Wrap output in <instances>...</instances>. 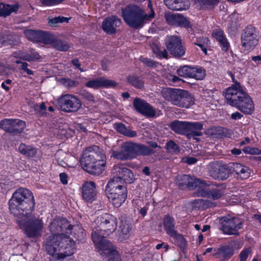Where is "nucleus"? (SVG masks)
<instances>
[{
  "instance_id": "obj_1",
  "label": "nucleus",
  "mask_w": 261,
  "mask_h": 261,
  "mask_svg": "<svg viewBox=\"0 0 261 261\" xmlns=\"http://www.w3.org/2000/svg\"><path fill=\"white\" fill-rule=\"evenodd\" d=\"M73 227L65 218H56L50 223L49 228L52 234L44 244L46 251L51 256L50 261H75L72 255L76 251L75 243L68 236Z\"/></svg>"
},
{
  "instance_id": "obj_2",
  "label": "nucleus",
  "mask_w": 261,
  "mask_h": 261,
  "mask_svg": "<svg viewBox=\"0 0 261 261\" xmlns=\"http://www.w3.org/2000/svg\"><path fill=\"white\" fill-rule=\"evenodd\" d=\"M117 226L116 218L109 214H105L97 217L92 224V240L95 246H100L109 241L105 239L114 232Z\"/></svg>"
},
{
  "instance_id": "obj_3",
  "label": "nucleus",
  "mask_w": 261,
  "mask_h": 261,
  "mask_svg": "<svg viewBox=\"0 0 261 261\" xmlns=\"http://www.w3.org/2000/svg\"><path fill=\"white\" fill-rule=\"evenodd\" d=\"M81 164L87 172L99 175L105 170L106 155L103 150L97 146L88 147L83 152Z\"/></svg>"
},
{
  "instance_id": "obj_4",
  "label": "nucleus",
  "mask_w": 261,
  "mask_h": 261,
  "mask_svg": "<svg viewBox=\"0 0 261 261\" xmlns=\"http://www.w3.org/2000/svg\"><path fill=\"white\" fill-rule=\"evenodd\" d=\"M9 210L15 217L32 211L35 206V200L32 192L28 189L19 188L13 194L9 201Z\"/></svg>"
},
{
  "instance_id": "obj_5",
  "label": "nucleus",
  "mask_w": 261,
  "mask_h": 261,
  "mask_svg": "<svg viewBox=\"0 0 261 261\" xmlns=\"http://www.w3.org/2000/svg\"><path fill=\"white\" fill-rule=\"evenodd\" d=\"M225 97L228 104L237 108L245 114L250 115L254 112L253 100L239 86L236 89L227 88L225 92Z\"/></svg>"
},
{
  "instance_id": "obj_6",
  "label": "nucleus",
  "mask_w": 261,
  "mask_h": 261,
  "mask_svg": "<svg viewBox=\"0 0 261 261\" xmlns=\"http://www.w3.org/2000/svg\"><path fill=\"white\" fill-rule=\"evenodd\" d=\"M154 15L155 13L152 10L147 14L137 5H130L122 8V16L124 21L129 26L135 29L142 27L145 23L152 20Z\"/></svg>"
},
{
  "instance_id": "obj_7",
  "label": "nucleus",
  "mask_w": 261,
  "mask_h": 261,
  "mask_svg": "<svg viewBox=\"0 0 261 261\" xmlns=\"http://www.w3.org/2000/svg\"><path fill=\"white\" fill-rule=\"evenodd\" d=\"M21 215L16 220L18 224L29 237H37L41 235L44 228L43 223L39 216L33 215L31 212Z\"/></svg>"
},
{
  "instance_id": "obj_8",
  "label": "nucleus",
  "mask_w": 261,
  "mask_h": 261,
  "mask_svg": "<svg viewBox=\"0 0 261 261\" xmlns=\"http://www.w3.org/2000/svg\"><path fill=\"white\" fill-rule=\"evenodd\" d=\"M162 95L167 100L179 107L187 108L193 103V99L187 91L166 89L162 91Z\"/></svg>"
},
{
  "instance_id": "obj_9",
  "label": "nucleus",
  "mask_w": 261,
  "mask_h": 261,
  "mask_svg": "<svg viewBox=\"0 0 261 261\" xmlns=\"http://www.w3.org/2000/svg\"><path fill=\"white\" fill-rule=\"evenodd\" d=\"M258 43V34L256 29L248 26L241 36V51L247 54L254 49Z\"/></svg>"
},
{
  "instance_id": "obj_10",
  "label": "nucleus",
  "mask_w": 261,
  "mask_h": 261,
  "mask_svg": "<svg viewBox=\"0 0 261 261\" xmlns=\"http://www.w3.org/2000/svg\"><path fill=\"white\" fill-rule=\"evenodd\" d=\"M165 44L169 53L175 57H181L186 54V47L182 44L180 37L175 35L167 36Z\"/></svg>"
},
{
  "instance_id": "obj_11",
  "label": "nucleus",
  "mask_w": 261,
  "mask_h": 261,
  "mask_svg": "<svg viewBox=\"0 0 261 261\" xmlns=\"http://www.w3.org/2000/svg\"><path fill=\"white\" fill-rule=\"evenodd\" d=\"M58 103L61 110L67 112H76L82 106L79 98L72 94L62 95L59 98Z\"/></svg>"
},
{
  "instance_id": "obj_12",
  "label": "nucleus",
  "mask_w": 261,
  "mask_h": 261,
  "mask_svg": "<svg viewBox=\"0 0 261 261\" xmlns=\"http://www.w3.org/2000/svg\"><path fill=\"white\" fill-rule=\"evenodd\" d=\"M230 163L223 164L222 163H212L210 165L209 174L215 179L224 180L226 179L231 174Z\"/></svg>"
},
{
  "instance_id": "obj_13",
  "label": "nucleus",
  "mask_w": 261,
  "mask_h": 261,
  "mask_svg": "<svg viewBox=\"0 0 261 261\" xmlns=\"http://www.w3.org/2000/svg\"><path fill=\"white\" fill-rule=\"evenodd\" d=\"M203 186L197 190L196 195L198 196L207 197L213 200L221 198L225 194V187L223 185H217L214 188H209L205 182H202Z\"/></svg>"
},
{
  "instance_id": "obj_14",
  "label": "nucleus",
  "mask_w": 261,
  "mask_h": 261,
  "mask_svg": "<svg viewBox=\"0 0 261 261\" xmlns=\"http://www.w3.org/2000/svg\"><path fill=\"white\" fill-rule=\"evenodd\" d=\"M136 143L125 142L122 144L120 151H113L112 156L120 160H129L136 158Z\"/></svg>"
},
{
  "instance_id": "obj_15",
  "label": "nucleus",
  "mask_w": 261,
  "mask_h": 261,
  "mask_svg": "<svg viewBox=\"0 0 261 261\" xmlns=\"http://www.w3.org/2000/svg\"><path fill=\"white\" fill-rule=\"evenodd\" d=\"M25 127V122L20 119H5L0 121V128L11 134H20Z\"/></svg>"
},
{
  "instance_id": "obj_16",
  "label": "nucleus",
  "mask_w": 261,
  "mask_h": 261,
  "mask_svg": "<svg viewBox=\"0 0 261 261\" xmlns=\"http://www.w3.org/2000/svg\"><path fill=\"white\" fill-rule=\"evenodd\" d=\"M222 223L223 232L228 235H238L239 230L243 227L242 221L237 218H224Z\"/></svg>"
},
{
  "instance_id": "obj_17",
  "label": "nucleus",
  "mask_w": 261,
  "mask_h": 261,
  "mask_svg": "<svg viewBox=\"0 0 261 261\" xmlns=\"http://www.w3.org/2000/svg\"><path fill=\"white\" fill-rule=\"evenodd\" d=\"M99 253L103 257H109V261H121L118 252L115 249L110 241L105 242L100 246H96Z\"/></svg>"
},
{
  "instance_id": "obj_18",
  "label": "nucleus",
  "mask_w": 261,
  "mask_h": 261,
  "mask_svg": "<svg viewBox=\"0 0 261 261\" xmlns=\"http://www.w3.org/2000/svg\"><path fill=\"white\" fill-rule=\"evenodd\" d=\"M109 200L115 207H119L125 200L127 197L126 187L109 190L106 191Z\"/></svg>"
},
{
  "instance_id": "obj_19",
  "label": "nucleus",
  "mask_w": 261,
  "mask_h": 261,
  "mask_svg": "<svg viewBox=\"0 0 261 261\" xmlns=\"http://www.w3.org/2000/svg\"><path fill=\"white\" fill-rule=\"evenodd\" d=\"M177 181L180 188H187L190 190L196 189V190H197L200 188L201 186H204V185H202L203 181L189 175H178ZM197 192V191H196Z\"/></svg>"
},
{
  "instance_id": "obj_20",
  "label": "nucleus",
  "mask_w": 261,
  "mask_h": 261,
  "mask_svg": "<svg viewBox=\"0 0 261 261\" xmlns=\"http://www.w3.org/2000/svg\"><path fill=\"white\" fill-rule=\"evenodd\" d=\"M112 174L113 175L117 176L123 184H130L135 180L132 171L123 165H115L112 169Z\"/></svg>"
},
{
  "instance_id": "obj_21",
  "label": "nucleus",
  "mask_w": 261,
  "mask_h": 261,
  "mask_svg": "<svg viewBox=\"0 0 261 261\" xmlns=\"http://www.w3.org/2000/svg\"><path fill=\"white\" fill-rule=\"evenodd\" d=\"M167 23L171 25L185 28L191 27V24L187 17L180 14L168 13L165 15Z\"/></svg>"
},
{
  "instance_id": "obj_22",
  "label": "nucleus",
  "mask_w": 261,
  "mask_h": 261,
  "mask_svg": "<svg viewBox=\"0 0 261 261\" xmlns=\"http://www.w3.org/2000/svg\"><path fill=\"white\" fill-rule=\"evenodd\" d=\"M133 105L137 112L147 117H152L155 115L153 108L143 100L136 98L134 100Z\"/></svg>"
},
{
  "instance_id": "obj_23",
  "label": "nucleus",
  "mask_w": 261,
  "mask_h": 261,
  "mask_svg": "<svg viewBox=\"0 0 261 261\" xmlns=\"http://www.w3.org/2000/svg\"><path fill=\"white\" fill-rule=\"evenodd\" d=\"M117 83L113 80L106 79L104 77H99L97 79L87 82L85 85L88 88L98 89L101 87L109 88L115 87Z\"/></svg>"
},
{
  "instance_id": "obj_24",
  "label": "nucleus",
  "mask_w": 261,
  "mask_h": 261,
  "mask_svg": "<svg viewBox=\"0 0 261 261\" xmlns=\"http://www.w3.org/2000/svg\"><path fill=\"white\" fill-rule=\"evenodd\" d=\"M121 24V20L116 16H112L106 18L102 23V29L107 34H113L116 33V29Z\"/></svg>"
},
{
  "instance_id": "obj_25",
  "label": "nucleus",
  "mask_w": 261,
  "mask_h": 261,
  "mask_svg": "<svg viewBox=\"0 0 261 261\" xmlns=\"http://www.w3.org/2000/svg\"><path fill=\"white\" fill-rule=\"evenodd\" d=\"M95 184L93 181H86L82 186V196L83 199L92 202L95 200L96 197Z\"/></svg>"
},
{
  "instance_id": "obj_26",
  "label": "nucleus",
  "mask_w": 261,
  "mask_h": 261,
  "mask_svg": "<svg viewBox=\"0 0 261 261\" xmlns=\"http://www.w3.org/2000/svg\"><path fill=\"white\" fill-rule=\"evenodd\" d=\"M230 165L231 173L235 172L241 179H246L250 176L251 170L248 167L237 163H230Z\"/></svg>"
},
{
  "instance_id": "obj_27",
  "label": "nucleus",
  "mask_w": 261,
  "mask_h": 261,
  "mask_svg": "<svg viewBox=\"0 0 261 261\" xmlns=\"http://www.w3.org/2000/svg\"><path fill=\"white\" fill-rule=\"evenodd\" d=\"M166 6L174 11H182L189 8L190 4L188 0H164Z\"/></svg>"
},
{
  "instance_id": "obj_28",
  "label": "nucleus",
  "mask_w": 261,
  "mask_h": 261,
  "mask_svg": "<svg viewBox=\"0 0 261 261\" xmlns=\"http://www.w3.org/2000/svg\"><path fill=\"white\" fill-rule=\"evenodd\" d=\"M187 130L186 133L188 138L194 137L195 136H201L202 135L201 132L203 128V125L201 122H188Z\"/></svg>"
},
{
  "instance_id": "obj_29",
  "label": "nucleus",
  "mask_w": 261,
  "mask_h": 261,
  "mask_svg": "<svg viewBox=\"0 0 261 261\" xmlns=\"http://www.w3.org/2000/svg\"><path fill=\"white\" fill-rule=\"evenodd\" d=\"M16 58L22 59L28 62L36 61L40 58L39 54L34 49H30L27 52H18L14 54Z\"/></svg>"
},
{
  "instance_id": "obj_30",
  "label": "nucleus",
  "mask_w": 261,
  "mask_h": 261,
  "mask_svg": "<svg viewBox=\"0 0 261 261\" xmlns=\"http://www.w3.org/2000/svg\"><path fill=\"white\" fill-rule=\"evenodd\" d=\"M187 126L188 122L179 120H174L169 124V127L173 132L181 135L186 134Z\"/></svg>"
},
{
  "instance_id": "obj_31",
  "label": "nucleus",
  "mask_w": 261,
  "mask_h": 261,
  "mask_svg": "<svg viewBox=\"0 0 261 261\" xmlns=\"http://www.w3.org/2000/svg\"><path fill=\"white\" fill-rule=\"evenodd\" d=\"M175 220L169 215H166L163 219L164 229L170 236L176 231L175 229Z\"/></svg>"
},
{
  "instance_id": "obj_32",
  "label": "nucleus",
  "mask_w": 261,
  "mask_h": 261,
  "mask_svg": "<svg viewBox=\"0 0 261 261\" xmlns=\"http://www.w3.org/2000/svg\"><path fill=\"white\" fill-rule=\"evenodd\" d=\"M205 75L206 71L203 67L199 66H192L190 78L197 80H202L205 77Z\"/></svg>"
},
{
  "instance_id": "obj_33",
  "label": "nucleus",
  "mask_w": 261,
  "mask_h": 261,
  "mask_svg": "<svg viewBox=\"0 0 261 261\" xmlns=\"http://www.w3.org/2000/svg\"><path fill=\"white\" fill-rule=\"evenodd\" d=\"M19 8L18 4L6 5L0 3V16H7L11 13L17 11Z\"/></svg>"
},
{
  "instance_id": "obj_34",
  "label": "nucleus",
  "mask_w": 261,
  "mask_h": 261,
  "mask_svg": "<svg viewBox=\"0 0 261 261\" xmlns=\"http://www.w3.org/2000/svg\"><path fill=\"white\" fill-rule=\"evenodd\" d=\"M114 128L118 132L128 137L133 138L137 136V133L135 131L129 129L121 123H115Z\"/></svg>"
},
{
  "instance_id": "obj_35",
  "label": "nucleus",
  "mask_w": 261,
  "mask_h": 261,
  "mask_svg": "<svg viewBox=\"0 0 261 261\" xmlns=\"http://www.w3.org/2000/svg\"><path fill=\"white\" fill-rule=\"evenodd\" d=\"M19 152L28 158H33L37 153V149L32 146L21 144L19 146Z\"/></svg>"
},
{
  "instance_id": "obj_36",
  "label": "nucleus",
  "mask_w": 261,
  "mask_h": 261,
  "mask_svg": "<svg viewBox=\"0 0 261 261\" xmlns=\"http://www.w3.org/2000/svg\"><path fill=\"white\" fill-rule=\"evenodd\" d=\"M123 187H125V186L121 180L117 176L114 175L113 177L107 184L106 191H109V190L121 188Z\"/></svg>"
},
{
  "instance_id": "obj_37",
  "label": "nucleus",
  "mask_w": 261,
  "mask_h": 261,
  "mask_svg": "<svg viewBox=\"0 0 261 261\" xmlns=\"http://www.w3.org/2000/svg\"><path fill=\"white\" fill-rule=\"evenodd\" d=\"M233 254V250L232 248L229 247H222L218 249H214L213 255H219L224 258L229 257Z\"/></svg>"
},
{
  "instance_id": "obj_38",
  "label": "nucleus",
  "mask_w": 261,
  "mask_h": 261,
  "mask_svg": "<svg viewBox=\"0 0 261 261\" xmlns=\"http://www.w3.org/2000/svg\"><path fill=\"white\" fill-rule=\"evenodd\" d=\"M128 83L136 88L141 89L144 87V82L140 77L135 75H129L127 79Z\"/></svg>"
},
{
  "instance_id": "obj_39",
  "label": "nucleus",
  "mask_w": 261,
  "mask_h": 261,
  "mask_svg": "<svg viewBox=\"0 0 261 261\" xmlns=\"http://www.w3.org/2000/svg\"><path fill=\"white\" fill-rule=\"evenodd\" d=\"M153 150L150 148L142 144L136 143V157L138 155H147L152 153Z\"/></svg>"
},
{
  "instance_id": "obj_40",
  "label": "nucleus",
  "mask_w": 261,
  "mask_h": 261,
  "mask_svg": "<svg viewBox=\"0 0 261 261\" xmlns=\"http://www.w3.org/2000/svg\"><path fill=\"white\" fill-rule=\"evenodd\" d=\"M52 46L57 50L66 51L70 46L66 42L60 40H55L52 42Z\"/></svg>"
},
{
  "instance_id": "obj_41",
  "label": "nucleus",
  "mask_w": 261,
  "mask_h": 261,
  "mask_svg": "<svg viewBox=\"0 0 261 261\" xmlns=\"http://www.w3.org/2000/svg\"><path fill=\"white\" fill-rule=\"evenodd\" d=\"M151 48L153 53L160 58H168V53L165 49H161L159 46L155 44L152 43L151 45Z\"/></svg>"
},
{
  "instance_id": "obj_42",
  "label": "nucleus",
  "mask_w": 261,
  "mask_h": 261,
  "mask_svg": "<svg viewBox=\"0 0 261 261\" xmlns=\"http://www.w3.org/2000/svg\"><path fill=\"white\" fill-rule=\"evenodd\" d=\"M166 149L168 152L172 154H176L180 152L179 146L172 140H170L166 143Z\"/></svg>"
},
{
  "instance_id": "obj_43",
  "label": "nucleus",
  "mask_w": 261,
  "mask_h": 261,
  "mask_svg": "<svg viewBox=\"0 0 261 261\" xmlns=\"http://www.w3.org/2000/svg\"><path fill=\"white\" fill-rule=\"evenodd\" d=\"M26 37L33 41H38L40 40L39 37L41 36V32L32 30H26L24 32Z\"/></svg>"
},
{
  "instance_id": "obj_44",
  "label": "nucleus",
  "mask_w": 261,
  "mask_h": 261,
  "mask_svg": "<svg viewBox=\"0 0 261 261\" xmlns=\"http://www.w3.org/2000/svg\"><path fill=\"white\" fill-rule=\"evenodd\" d=\"M131 229L130 226L128 224H123L120 226V237H121V241L126 240L129 238L130 234L129 231Z\"/></svg>"
},
{
  "instance_id": "obj_45",
  "label": "nucleus",
  "mask_w": 261,
  "mask_h": 261,
  "mask_svg": "<svg viewBox=\"0 0 261 261\" xmlns=\"http://www.w3.org/2000/svg\"><path fill=\"white\" fill-rule=\"evenodd\" d=\"M191 68V66L188 65L180 67L177 70V73L180 76L190 77Z\"/></svg>"
},
{
  "instance_id": "obj_46",
  "label": "nucleus",
  "mask_w": 261,
  "mask_h": 261,
  "mask_svg": "<svg viewBox=\"0 0 261 261\" xmlns=\"http://www.w3.org/2000/svg\"><path fill=\"white\" fill-rule=\"evenodd\" d=\"M252 254L251 247L244 248L240 253L239 259L240 261H246L249 256Z\"/></svg>"
},
{
  "instance_id": "obj_47",
  "label": "nucleus",
  "mask_w": 261,
  "mask_h": 261,
  "mask_svg": "<svg viewBox=\"0 0 261 261\" xmlns=\"http://www.w3.org/2000/svg\"><path fill=\"white\" fill-rule=\"evenodd\" d=\"M170 237L176 240L177 245L180 247H184L186 245L185 239L182 235L179 234L177 231L171 235Z\"/></svg>"
},
{
  "instance_id": "obj_48",
  "label": "nucleus",
  "mask_w": 261,
  "mask_h": 261,
  "mask_svg": "<svg viewBox=\"0 0 261 261\" xmlns=\"http://www.w3.org/2000/svg\"><path fill=\"white\" fill-rule=\"evenodd\" d=\"M69 18L67 17H65L63 16H59L57 17H55L51 19H49L48 21V23L50 25H51L53 27H55L57 24L58 23H62V22H67L68 21Z\"/></svg>"
},
{
  "instance_id": "obj_49",
  "label": "nucleus",
  "mask_w": 261,
  "mask_h": 261,
  "mask_svg": "<svg viewBox=\"0 0 261 261\" xmlns=\"http://www.w3.org/2000/svg\"><path fill=\"white\" fill-rule=\"evenodd\" d=\"M242 150L244 153L247 154L257 155L261 154V150L257 148L247 146L243 148Z\"/></svg>"
},
{
  "instance_id": "obj_50",
  "label": "nucleus",
  "mask_w": 261,
  "mask_h": 261,
  "mask_svg": "<svg viewBox=\"0 0 261 261\" xmlns=\"http://www.w3.org/2000/svg\"><path fill=\"white\" fill-rule=\"evenodd\" d=\"M212 35L218 42L219 41H222V39L225 38L223 32L220 29H216L214 30Z\"/></svg>"
},
{
  "instance_id": "obj_51",
  "label": "nucleus",
  "mask_w": 261,
  "mask_h": 261,
  "mask_svg": "<svg viewBox=\"0 0 261 261\" xmlns=\"http://www.w3.org/2000/svg\"><path fill=\"white\" fill-rule=\"evenodd\" d=\"M228 74L231 77L232 82L234 83V84H232L230 87H228V88H234L236 89L238 88V87H240L241 88H243V87L241 86L240 83H239L235 79L234 75L230 71L228 72Z\"/></svg>"
},
{
  "instance_id": "obj_52",
  "label": "nucleus",
  "mask_w": 261,
  "mask_h": 261,
  "mask_svg": "<svg viewBox=\"0 0 261 261\" xmlns=\"http://www.w3.org/2000/svg\"><path fill=\"white\" fill-rule=\"evenodd\" d=\"M219 42L223 50L227 51L228 50L229 44L225 37L222 39V41H219Z\"/></svg>"
},
{
  "instance_id": "obj_53",
  "label": "nucleus",
  "mask_w": 261,
  "mask_h": 261,
  "mask_svg": "<svg viewBox=\"0 0 261 261\" xmlns=\"http://www.w3.org/2000/svg\"><path fill=\"white\" fill-rule=\"evenodd\" d=\"M29 64L27 62L21 63L20 68L25 72L29 75L33 74V71L28 68Z\"/></svg>"
},
{
  "instance_id": "obj_54",
  "label": "nucleus",
  "mask_w": 261,
  "mask_h": 261,
  "mask_svg": "<svg viewBox=\"0 0 261 261\" xmlns=\"http://www.w3.org/2000/svg\"><path fill=\"white\" fill-rule=\"evenodd\" d=\"M142 62L148 67H155L156 66V63L153 62V61L149 60L147 58H142L141 59Z\"/></svg>"
},
{
  "instance_id": "obj_55",
  "label": "nucleus",
  "mask_w": 261,
  "mask_h": 261,
  "mask_svg": "<svg viewBox=\"0 0 261 261\" xmlns=\"http://www.w3.org/2000/svg\"><path fill=\"white\" fill-rule=\"evenodd\" d=\"M83 97L90 102H94L95 98L93 94L89 92H85L82 94Z\"/></svg>"
},
{
  "instance_id": "obj_56",
  "label": "nucleus",
  "mask_w": 261,
  "mask_h": 261,
  "mask_svg": "<svg viewBox=\"0 0 261 261\" xmlns=\"http://www.w3.org/2000/svg\"><path fill=\"white\" fill-rule=\"evenodd\" d=\"M41 2L44 5L49 6L58 4L61 0H41Z\"/></svg>"
},
{
  "instance_id": "obj_57",
  "label": "nucleus",
  "mask_w": 261,
  "mask_h": 261,
  "mask_svg": "<svg viewBox=\"0 0 261 261\" xmlns=\"http://www.w3.org/2000/svg\"><path fill=\"white\" fill-rule=\"evenodd\" d=\"M72 64L75 67V68L79 69L81 72L85 71L83 68H81V64L77 59H74L71 61Z\"/></svg>"
},
{
  "instance_id": "obj_58",
  "label": "nucleus",
  "mask_w": 261,
  "mask_h": 261,
  "mask_svg": "<svg viewBox=\"0 0 261 261\" xmlns=\"http://www.w3.org/2000/svg\"><path fill=\"white\" fill-rule=\"evenodd\" d=\"M64 84L68 87H73L75 85V82L70 79H63Z\"/></svg>"
},
{
  "instance_id": "obj_59",
  "label": "nucleus",
  "mask_w": 261,
  "mask_h": 261,
  "mask_svg": "<svg viewBox=\"0 0 261 261\" xmlns=\"http://www.w3.org/2000/svg\"><path fill=\"white\" fill-rule=\"evenodd\" d=\"M60 178L61 182L63 184L66 185L68 183L67 175L66 173H62L60 174Z\"/></svg>"
},
{
  "instance_id": "obj_60",
  "label": "nucleus",
  "mask_w": 261,
  "mask_h": 261,
  "mask_svg": "<svg viewBox=\"0 0 261 261\" xmlns=\"http://www.w3.org/2000/svg\"><path fill=\"white\" fill-rule=\"evenodd\" d=\"M242 117L243 115L238 112H234L231 115V118L233 120L240 119Z\"/></svg>"
},
{
  "instance_id": "obj_61",
  "label": "nucleus",
  "mask_w": 261,
  "mask_h": 261,
  "mask_svg": "<svg viewBox=\"0 0 261 261\" xmlns=\"http://www.w3.org/2000/svg\"><path fill=\"white\" fill-rule=\"evenodd\" d=\"M197 160L193 157H187L186 159L185 162L189 165H192L196 163Z\"/></svg>"
},
{
  "instance_id": "obj_62",
  "label": "nucleus",
  "mask_w": 261,
  "mask_h": 261,
  "mask_svg": "<svg viewBox=\"0 0 261 261\" xmlns=\"http://www.w3.org/2000/svg\"><path fill=\"white\" fill-rule=\"evenodd\" d=\"M171 77L172 82L175 84H179L180 83L182 82V80L176 76L171 75Z\"/></svg>"
},
{
  "instance_id": "obj_63",
  "label": "nucleus",
  "mask_w": 261,
  "mask_h": 261,
  "mask_svg": "<svg viewBox=\"0 0 261 261\" xmlns=\"http://www.w3.org/2000/svg\"><path fill=\"white\" fill-rule=\"evenodd\" d=\"M35 111H38V110H46L45 103L43 102H41L40 105H36L35 106Z\"/></svg>"
},
{
  "instance_id": "obj_64",
  "label": "nucleus",
  "mask_w": 261,
  "mask_h": 261,
  "mask_svg": "<svg viewBox=\"0 0 261 261\" xmlns=\"http://www.w3.org/2000/svg\"><path fill=\"white\" fill-rule=\"evenodd\" d=\"M205 3L210 6H215L219 3V0H206Z\"/></svg>"
}]
</instances>
